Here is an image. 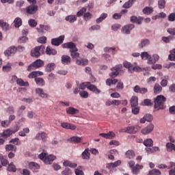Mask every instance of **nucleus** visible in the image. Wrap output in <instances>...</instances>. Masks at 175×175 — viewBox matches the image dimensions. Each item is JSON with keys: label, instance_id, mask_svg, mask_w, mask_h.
I'll return each instance as SVG.
<instances>
[{"label": "nucleus", "instance_id": "obj_41", "mask_svg": "<svg viewBox=\"0 0 175 175\" xmlns=\"http://www.w3.org/2000/svg\"><path fill=\"white\" fill-rule=\"evenodd\" d=\"M0 27L3 29V31H9V24L4 22L3 20L0 21Z\"/></svg>", "mask_w": 175, "mask_h": 175}, {"label": "nucleus", "instance_id": "obj_40", "mask_svg": "<svg viewBox=\"0 0 175 175\" xmlns=\"http://www.w3.org/2000/svg\"><path fill=\"white\" fill-rule=\"evenodd\" d=\"M162 91V87L159 83H155L154 86V94H161Z\"/></svg>", "mask_w": 175, "mask_h": 175}, {"label": "nucleus", "instance_id": "obj_54", "mask_svg": "<svg viewBox=\"0 0 175 175\" xmlns=\"http://www.w3.org/2000/svg\"><path fill=\"white\" fill-rule=\"evenodd\" d=\"M148 175H161V171H159V170L154 169L150 171Z\"/></svg>", "mask_w": 175, "mask_h": 175}, {"label": "nucleus", "instance_id": "obj_16", "mask_svg": "<svg viewBox=\"0 0 175 175\" xmlns=\"http://www.w3.org/2000/svg\"><path fill=\"white\" fill-rule=\"evenodd\" d=\"M61 61L63 65H69L72 61V59H70L69 55H63L61 57Z\"/></svg>", "mask_w": 175, "mask_h": 175}, {"label": "nucleus", "instance_id": "obj_13", "mask_svg": "<svg viewBox=\"0 0 175 175\" xmlns=\"http://www.w3.org/2000/svg\"><path fill=\"white\" fill-rule=\"evenodd\" d=\"M16 52L17 49H16V46H11L4 52V54L5 57H9L10 55H14V54H16Z\"/></svg>", "mask_w": 175, "mask_h": 175}, {"label": "nucleus", "instance_id": "obj_2", "mask_svg": "<svg viewBox=\"0 0 175 175\" xmlns=\"http://www.w3.org/2000/svg\"><path fill=\"white\" fill-rule=\"evenodd\" d=\"M44 50H46L44 45L38 46L31 49L30 54L33 58H39L42 54H44Z\"/></svg>", "mask_w": 175, "mask_h": 175}, {"label": "nucleus", "instance_id": "obj_59", "mask_svg": "<svg viewBox=\"0 0 175 175\" xmlns=\"http://www.w3.org/2000/svg\"><path fill=\"white\" fill-rule=\"evenodd\" d=\"M170 61H175V49L171 51V54L168 56Z\"/></svg>", "mask_w": 175, "mask_h": 175}, {"label": "nucleus", "instance_id": "obj_43", "mask_svg": "<svg viewBox=\"0 0 175 175\" xmlns=\"http://www.w3.org/2000/svg\"><path fill=\"white\" fill-rule=\"evenodd\" d=\"M154 12V8L151 7H146L143 9L144 14H151Z\"/></svg>", "mask_w": 175, "mask_h": 175}, {"label": "nucleus", "instance_id": "obj_19", "mask_svg": "<svg viewBox=\"0 0 175 175\" xmlns=\"http://www.w3.org/2000/svg\"><path fill=\"white\" fill-rule=\"evenodd\" d=\"M77 51H79L77 48V49L70 50L71 58H72V59H76V61H77V59H79L77 58H79L80 57V53Z\"/></svg>", "mask_w": 175, "mask_h": 175}, {"label": "nucleus", "instance_id": "obj_64", "mask_svg": "<svg viewBox=\"0 0 175 175\" xmlns=\"http://www.w3.org/2000/svg\"><path fill=\"white\" fill-rule=\"evenodd\" d=\"M168 21H175V13H171L168 16Z\"/></svg>", "mask_w": 175, "mask_h": 175}, {"label": "nucleus", "instance_id": "obj_55", "mask_svg": "<svg viewBox=\"0 0 175 175\" xmlns=\"http://www.w3.org/2000/svg\"><path fill=\"white\" fill-rule=\"evenodd\" d=\"M151 55H148L147 52H143L141 53V58L144 61L147 60Z\"/></svg>", "mask_w": 175, "mask_h": 175}, {"label": "nucleus", "instance_id": "obj_1", "mask_svg": "<svg viewBox=\"0 0 175 175\" xmlns=\"http://www.w3.org/2000/svg\"><path fill=\"white\" fill-rule=\"evenodd\" d=\"M165 102L166 97L162 95L157 96L154 99V109H157V110H163L165 109Z\"/></svg>", "mask_w": 175, "mask_h": 175}, {"label": "nucleus", "instance_id": "obj_27", "mask_svg": "<svg viewBox=\"0 0 175 175\" xmlns=\"http://www.w3.org/2000/svg\"><path fill=\"white\" fill-rule=\"evenodd\" d=\"M46 53L47 55H57V50L47 46L46 49Z\"/></svg>", "mask_w": 175, "mask_h": 175}, {"label": "nucleus", "instance_id": "obj_21", "mask_svg": "<svg viewBox=\"0 0 175 175\" xmlns=\"http://www.w3.org/2000/svg\"><path fill=\"white\" fill-rule=\"evenodd\" d=\"M55 69V63H49L45 66V72L49 73L50 72H53Z\"/></svg>", "mask_w": 175, "mask_h": 175}, {"label": "nucleus", "instance_id": "obj_48", "mask_svg": "<svg viewBox=\"0 0 175 175\" xmlns=\"http://www.w3.org/2000/svg\"><path fill=\"white\" fill-rule=\"evenodd\" d=\"M28 24H29V27H31V28H35V27H36V25H38V22H36V21H35V19H29L28 21Z\"/></svg>", "mask_w": 175, "mask_h": 175}, {"label": "nucleus", "instance_id": "obj_7", "mask_svg": "<svg viewBox=\"0 0 175 175\" xmlns=\"http://www.w3.org/2000/svg\"><path fill=\"white\" fill-rule=\"evenodd\" d=\"M132 172L133 173V174H139V173H140V171L142 170V169H143V165H140V164H136L135 165V163H132Z\"/></svg>", "mask_w": 175, "mask_h": 175}, {"label": "nucleus", "instance_id": "obj_28", "mask_svg": "<svg viewBox=\"0 0 175 175\" xmlns=\"http://www.w3.org/2000/svg\"><path fill=\"white\" fill-rule=\"evenodd\" d=\"M76 64H77V65H79L81 66H85L88 65V59H77Z\"/></svg>", "mask_w": 175, "mask_h": 175}, {"label": "nucleus", "instance_id": "obj_35", "mask_svg": "<svg viewBox=\"0 0 175 175\" xmlns=\"http://www.w3.org/2000/svg\"><path fill=\"white\" fill-rule=\"evenodd\" d=\"M11 135H13V133H12V131L10 130V129H9L4 131L1 133V137H4V139H6V138L10 137Z\"/></svg>", "mask_w": 175, "mask_h": 175}, {"label": "nucleus", "instance_id": "obj_10", "mask_svg": "<svg viewBox=\"0 0 175 175\" xmlns=\"http://www.w3.org/2000/svg\"><path fill=\"white\" fill-rule=\"evenodd\" d=\"M36 94H37V95H38V96H40V98H43L45 99H47L49 98V94H47L46 93H44V91L43 90V89L42 88H36L35 90Z\"/></svg>", "mask_w": 175, "mask_h": 175}, {"label": "nucleus", "instance_id": "obj_56", "mask_svg": "<svg viewBox=\"0 0 175 175\" xmlns=\"http://www.w3.org/2000/svg\"><path fill=\"white\" fill-rule=\"evenodd\" d=\"M133 70L134 72H143V68L140 66H137L136 63L134 64V66L133 67Z\"/></svg>", "mask_w": 175, "mask_h": 175}, {"label": "nucleus", "instance_id": "obj_57", "mask_svg": "<svg viewBox=\"0 0 175 175\" xmlns=\"http://www.w3.org/2000/svg\"><path fill=\"white\" fill-rule=\"evenodd\" d=\"M120 132H123L124 133H132V126H128L125 129H122Z\"/></svg>", "mask_w": 175, "mask_h": 175}, {"label": "nucleus", "instance_id": "obj_58", "mask_svg": "<svg viewBox=\"0 0 175 175\" xmlns=\"http://www.w3.org/2000/svg\"><path fill=\"white\" fill-rule=\"evenodd\" d=\"M38 43H41L42 44H44V43H46V42H47V38H46V36L40 37L38 39Z\"/></svg>", "mask_w": 175, "mask_h": 175}, {"label": "nucleus", "instance_id": "obj_60", "mask_svg": "<svg viewBox=\"0 0 175 175\" xmlns=\"http://www.w3.org/2000/svg\"><path fill=\"white\" fill-rule=\"evenodd\" d=\"M79 95L81 98H88V92H87L85 90L80 91Z\"/></svg>", "mask_w": 175, "mask_h": 175}, {"label": "nucleus", "instance_id": "obj_52", "mask_svg": "<svg viewBox=\"0 0 175 175\" xmlns=\"http://www.w3.org/2000/svg\"><path fill=\"white\" fill-rule=\"evenodd\" d=\"M10 143H12V144H15V146H20V144H21V143H20V139L18 137L11 139Z\"/></svg>", "mask_w": 175, "mask_h": 175}, {"label": "nucleus", "instance_id": "obj_32", "mask_svg": "<svg viewBox=\"0 0 175 175\" xmlns=\"http://www.w3.org/2000/svg\"><path fill=\"white\" fill-rule=\"evenodd\" d=\"M114 51H116V47L114 46L113 47L107 46L104 48V52L110 53L111 55H114L116 54Z\"/></svg>", "mask_w": 175, "mask_h": 175}, {"label": "nucleus", "instance_id": "obj_44", "mask_svg": "<svg viewBox=\"0 0 175 175\" xmlns=\"http://www.w3.org/2000/svg\"><path fill=\"white\" fill-rule=\"evenodd\" d=\"M124 68H126V69H129V72H132V63L128 62V61H124L123 63Z\"/></svg>", "mask_w": 175, "mask_h": 175}, {"label": "nucleus", "instance_id": "obj_47", "mask_svg": "<svg viewBox=\"0 0 175 175\" xmlns=\"http://www.w3.org/2000/svg\"><path fill=\"white\" fill-rule=\"evenodd\" d=\"M158 6H159V9H165V6H166V1L159 0L158 1Z\"/></svg>", "mask_w": 175, "mask_h": 175}, {"label": "nucleus", "instance_id": "obj_45", "mask_svg": "<svg viewBox=\"0 0 175 175\" xmlns=\"http://www.w3.org/2000/svg\"><path fill=\"white\" fill-rule=\"evenodd\" d=\"M174 39H175V38L173 36H170L167 37L163 36L162 38V40H163V42H164V43H170V41L174 40Z\"/></svg>", "mask_w": 175, "mask_h": 175}, {"label": "nucleus", "instance_id": "obj_51", "mask_svg": "<svg viewBox=\"0 0 175 175\" xmlns=\"http://www.w3.org/2000/svg\"><path fill=\"white\" fill-rule=\"evenodd\" d=\"M3 72H10L12 70V64L8 63L7 65L3 66Z\"/></svg>", "mask_w": 175, "mask_h": 175}, {"label": "nucleus", "instance_id": "obj_49", "mask_svg": "<svg viewBox=\"0 0 175 175\" xmlns=\"http://www.w3.org/2000/svg\"><path fill=\"white\" fill-rule=\"evenodd\" d=\"M148 44H150V40H148V39H145L141 42L139 46V47L143 49V47H145V46H148Z\"/></svg>", "mask_w": 175, "mask_h": 175}, {"label": "nucleus", "instance_id": "obj_15", "mask_svg": "<svg viewBox=\"0 0 175 175\" xmlns=\"http://www.w3.org/2000/svg\"><path fill=\"white\" fill-rule=\"evenodd\" d=\"M55 159H57V157L53 154H49L46 156V159H44V163L45 165H51V163H53Z\"/></svg>", "mask_w": 175, "mask_h": 175}, {"label": "nucleus", "instance_id": "obj_11", "mask_svg": "<svg viewBox=\"0 0 175 175\" xmlns=\"http://www.w3.org/2000/svg\"><path fill=\"white\" fill-rule=\"evenodd\" d=\"M131 31H132L131 24L123 26L121 29L122 33H124V35H129V33H131Z\"/></svg>", "mask_w": 175, "mask_h": 175}, {"label": "nucleus", "instance_id": "obj_63", "mask_svg": "<svg viewBox=\"0 0 175 175\" xmlns=\"http://www.w3.org/2000/svg\"><path fill=\"white\" fill-rule=\"evenodd\" d=\"M62 174L70 175L72 174V170L70 168H66L64 171H62Z\"/></svg>", "mask_w": 175, "mask_h": 175}, {"label": "nucleus", "instance_id": "obj_5", "mask_svg": "<svg viewBox=\"0 0 175 175\" xmlns=\"http://www.w3.org/2000/svg\"><path fill=\"white\" fill-rule=\"evenodd\" d=\"M64 40L65 35H62L58 38H52L51 44H53V46H59V44H62V43H64Z\"/></svg>", "mask_w": 175, "mask_h": 175}, {"label": "nucleus", "instance_id": "obj_8", "mask_svg": "<svg viewBox=\"0 0 175 175\" xmlns=\"http://www.w3.org/2000/svg\"><path fill=\"white\" fill-rule=\"evenodd\" d=\"M63 49H70V50H77L76 44L73 42H66L62 44Z\"/></svg>", "mask_w": 175, "mask_h": 175}, {"label": "nucleus", "instance_id": "obj_29", "mask_svg": "<svg viewBox=\"0 0 175 175\" xmlns=\"http://www.w3.org/2000/svg\"><path fill=\"white\" fill-rule=\"evenodd\" d=\"M68 142H70V143H75V144H77V143H81V137H77V136H74V137H71L69 139H68Z\"/></svg>", "mask_w": 175, "mask_h": 175}, {"label": "nucleus", "instance_id": "obj_53", "mask_svg": "<svg viewBox=\"0 0 175 175\" xmlns=\"http://www.w3.org/2000/svg\"><path fill=\"white\" fill-rule=\"evenodd\" d=\"M87 12V8H82L79 11L77 12V17H81Z\"/></svg>", "mask_w": 175, "mask_h": 175}, {"label": "nucleus", "instance_id": "obj_9", "mask_svg": "<svg viewBox=\"0 0 175 175\" xmlns=\"http://www.w3.org/2000/svg\"><path fill=\"white\" fill-rule=\"evenodd\" d=\"M134 92H136L137 94H147L148 92V89L146 88H140L139 85H135L133 88Z\"/></svg>", "mask_w": 175, "mask_h": 175}, {"label": "nucleus", "instance_id": "obj_37", "mask_svg": "<svg viewBox=\"0 0 175 175\" xmlns=\"http://www.w3.org/2000/svg\"><path fill=\"white\" fill-rule=\"evenodd\" d=\"M38 32L42 33L44 31H49L50 29V27L49 25H40V29H37Z\"/></svg>", "mask_w": 175, "mask_h": 175}, {"label": "nucleus", "instance_id": "obj_26", "mask_svg": "<svg viewBox=\"0 0 175 175\" xmlns=\"http://www.w3.org/2000/svg\"><path fill=\"white\" fill-rule=\"evenodd\" d=\"M90 155L91 153H90V149L88 148L85 149V150L81 154L83 159H86L87 161L90 159Z\"/></svg>", "mask_w": 175, "mask_h": 175}, {"label": "nucleus", "instance_id": "obj_31", "mask_svg": "<svg viewBox=\"0 0 175 175\" xmlns=\"http://www.w3.org/2000/svg\"><path fill=\"white\" fill-rule=\"evenodd\" d=\"M65 20L66 21H68V23H70L72 24L75 23L76 20H77V17H76V15H69L66 16Z\"/></svg>", "mask_w": 175, "mask_h": 175}, {"label": "nucleus", "instance_id": "obj_6", "mask_svg": "<svg viewBox=\"0 0 175 175\" xmlns=\"http://www.w3.org/2000/svg\"><path fill=\"white\" fill-rule=\"evenodd\" d=\"M154 124L152 123H150L147 126L142 129L141 133H142V135H150V133L154 131Z\"/></svg>", "mask_w": 175, "mask_h": 175}, {"label": "nucleus", "instance_id": "obj_62", "mask_svg": "<svg viewBox=\"0 0 175 175\" xmlns=\"http://www.w3.org/2000/svg\"><path fill=\"white\" fill-rule=\"evenodd\" d=\"M143 106H152V102L148 98L144 99Z\"/></svg>", "mask_w": 175, "mask_h": 175}, {"label": "nucleus", "instance_id": "obj_25", "mask_svg": "<svg viewBox=\"0 0 175 175\" xmlns=\"http://www.w3.org/2000/svg\"><path fill=\"white\" fill-rule=\"evenodd\" d=\"M0 161L2 165V166H6L9 165V161H8V157H3V154H0Z\"/></svg>", "mask_w": 175, "mask_h": 175}, {"label": "nucleus", "instance_id": "obj_20", "mask_svg": "<svg viewBox=\"0 0 175 175\" xmlns=\"http://www.w3.org/2000/svg\"><path fill=\"white\" fill-rule=\"evenodd\" d=\"M88 90L96 94H98L100 92V90L98 89L96 85L91 84L90 82L88 85Z\"/></svg>", "mask_w": 175, "mask_h": 175}, {"label": "nucleus", "instance_id": "obj_39", "mask_svg": "<svg viewBox=\"0 0 175 175\" xmlns=\"http://www.w3.org/2000/svg\"><path fill=\"white\" fill-rule=\"evenodd\" d=\"M35 81L37 84V85H39L40 87H43L44 85V79L41 77L35 78Z\"/></svg>", "mask_w": 175, "mask_h": 175}, {"label": "nucleus", "instance_id": "obj_61", "mask_svg": "<svg viewBox=\"0 0 175 175\" xmlns=\"http://www.w3.org/2000/svg\"><path fill=\"white\" fill-rule=\"evenodd\" d=\"M89 84H90V82L82 83L81 84L79 85V90H85V88H88Z\"/></svg>", "mask_w": 175, "mask_h": 175}, {"label": "nucleus", "instance_id": "obj_50", "mask_svg": "<svg viewBox=\"0 0 175 175\" xmlns=\"http://www.w3.org/2000/svg\"><path fill=\"white\" fill-rule=\"evenodd\" d=\"M173 147H174V144H172L170 142L166 144V148L168 152H172V151H173Z\"/></svg>", "mask_w": 175, "mask_h": 175}, {"label": "nucleus", "instance_id": "obj_36", "mask_svg": "<svg viewBox=\"0 0 175 175\" xmlns=\"http://www.w3.org/2000/svg\"><path fill=\"white\" fill-rule=\"evenodd\" d=\"M16 84L18 85H20L21 87H28L29 85V83L28 82H24V80L22 79H18L16 80Z\"/></svg>", "mask_w": 175, "mask_h": 175}, {"label": "nucleus", "instance_id": "obj_22", "mask_svg": "<svg viewBox=\"0 0 175 175\" xmlns=\"http://www.w3.org/2000/svg\"><path fill=\"white\" fill-rule=\"evenodd\" d=\"M146 151L148 154H154V152H157V151H161V149L158 146H153L152 148H146Z\"/></svg>", "mask_w": 175, "mask_h": 175}, {"label": "nucleus", "instance_id": "obj_3", "mask_svg": "<svg viewBox=\"0 0 175 175\" xmlns=\"http://www.w3.org/2000/svg\"><path fill=\"white\" fill-rule=\"evenodd\" d=\"M39 7L35 4H31L26 8H22L21 12L23 13H27V14H35L38 12Z\"/></svg>", "mask_w": 175, "mask_h": 175}, {"label": "nucleus", "instance_id": "obj_18", "mask_svg": "<svg viewBox=\"0 0 175 175\" xmlns=\"http://www.w3.org/2000/svg\"><path fill=\"white\" fill-rule=\"evenodd\" d=\"M67 114H70L71 116H75V114H79V111L77 109H75L73 107H69L66 109Z\"/></svg>", "mask_w": 175, "mask_h": 175}, {"label": "nucleus", "instance_id": "obj_38", "mask_svg": "<svg viewBox=\"0 0 175 175\" xmlns=\"http://www.w3.org/2000/svg\"><path fill=\"white\" fill-rule=\"evenodd\" d=\"M107 17V13L101 14L100 16L96 20V24H100V23H102V21H103V20H105Z\"/></svg>", "mask_w": 175, "mask_h": 175}, {"label": "nucleus", "instance_id": "obj_23", "mask_svg": "<svg viewBox=\"0 0 175 175\" xmlns=\"http://www.w3.org/2000/svg\"><path fill=\"white\" fill-rule=\"evenodd\" d=\"M33 65L34 66V68H42V66H44V62L38 59L33 62Z\"/></svg>", "mask_w": 175, "mask_h": 175}, {"label": "nucleus", "instance_id": "obj_34", "mask_svg": "<svg viewBox=\"0 0 175 175\" xmlns=\"http://www.w3.org/2000/svg\"><path fill=\"white\" fill-rule=\"evenodd\" d=\"M8 172H12V173H16L17 172V167L13 163H10L8 164V167H7Z\"/></svg>", "mask_w": 175, "mask_h": 175}, {"label": "nucleus", "instance_id": "obj_42", "mask_svg": "<svg viewBox=\"0 0 175 175\" xmlns=\"http://www.w3.org/2000/svg\"><path fill=\"white\" fill-rule=\"evenodd\" d=\"M26 133H29V128H25L23 129L22 131L18 132V135H19V136H21V137H25V136H27Z\"/></svg>", "mask_w": 175, "mask_h": 175}, {"label": "nucleus", "instance_id": "obj_30", "mask_svg": "<svg viewBox=\"0 0 175 175\" xmlns=\"http://www.w3.org/2000/svg\"><path fill=\"white\" fill-rule=\"evenodd\" d=\"M145 147H152L154 146V141L151 138L146 139L144 141Z\"/></svg>", "mask_w": 175, "mask_h": 175}, {"label": "nucleus", "instance_id": "obj_46", "mask_svg": "<svg viewBox=\"0 0 175 175\" xmlns=\"http://www.w3.org/2000/svg\"><path fill=\"white\" fill-rule=\"evenodd\" d=\"M5 151H16V147L13 144H7L5 145Z\"/></svg>", "mask_w": 175, "mask_h": 175}, {"label": "nucleus", "instance_id": "obj_24", "mask_svg": "<svg viewBox=\"0 0 175 175\" xmlns=\"http://www.w3.org/2000/svg\"><path fill=\"white\" fill-rule=\"evenodd\" d=\"M14 24L15 28H20V27L23 25V20H21V18L20 17H16L14 20Z\"/></svg>", "mask_w": 175, "mask_h": 175}, {"label": "nucleus", "instance_id": "obj_17", "mask_svg": "<svg viewBox=\"0 0 175 175\" xmlns=\"http://www.w3.org/2000/svg\"><path fill=\"white\" fill-rule=\"evenodd\" d=\"M29 169H31V170L36 173L38 172V170H39V169H40V166L39 165V164L35 162H30L29 163Z\"/></svg>", "mask_w": 175, "mask_h": 175}, {"label": "nucleus", "instance_id": "obj_4", "mask_svg": "<svg viewBox=\"0 0 175 175\" xmlns=\"http://www.w3.org/2000/svg\"><path fill=\"white\" fill-rule=\"evenodd\" d=\"M111 72L109 74L111 77H117L120 75V72H124L122 70V64L116 65L115 67L111 68Z\"/></svg>", "mask_w": 175, "mask_h": 175}, {"label": "nucleus", "instance_id": "obj_12", "mask_svg": "<svg viewBox=\"0 0 175 175\" xmlns=\"http://www.w3.org/2000/svg\"><path fill=\"white\" fill-rule=\"evenodd\" d=\"M61 126H62V128H64V129H70L71 131L76 130V126L71 123L62 122Z\"/></svg>", "mask_w": 175, "mask_h": 175}, {"label": "nucleus", "instance_id": "obj_33", "mask_svg": "<svg viewBox=\"0 0 175 175\" xmlns=\"http://www.w3.org/2000/svg\"><path fill=\"white\" fill-rule=\"evenodd\" d=\"M63 165L66 167H77V164L76 163H72L70 161H65L63 163Z\"/></svg>", "mask_w": 175, "mask_h": 175}, {"label": "nucleus", "instance_id": "obj_14", "mask_svg": "<svg viewBox=\"0 0 175 175\" xmlns=\"http://www.w3.org/2000/svg\"><path fill=\"white\" fill-rule=\"evenodd\" d=\"M46 139H47V134L42 131L37 133L35 137L36 140H42V142H46Z\"/></svg>", "mask_w": 175, "mask_h": 175}]
</instances>
